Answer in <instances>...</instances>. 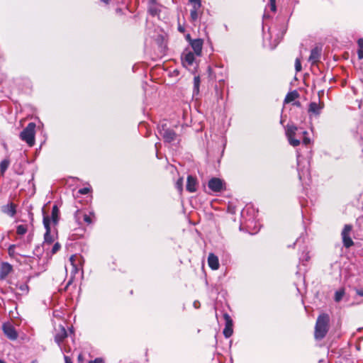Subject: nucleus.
Masks as SVG:
<instances>
[{"mask_svg":"<svg viewBox=\"0 0 363 363\" xmlns=\"http://www.w3.org/2000/svg\"><path fill=\"white\" fill-rule=\"evenodd\" d=\"M286 135L289 144L294 147L299 145L301 140H302V143L306 146H308L311 143L310 138L308 137V132L306 130H303L293 125H288L286 126Z\"/></svg>","mask_w":363,"mask_h":363,"instance_id":"1","label":"nucleus"},{"mask_svg":"<svg viewBox=\"0 0 363 363\" xmlns=\"http://www.w3.org/2000/svg\"><path fill=\"white\" fill-rule=\"evenodd\" d=\"M329 315L323 313L318 317L315 327V338L317 340L323 339L328 330Z\"/></svg>","mask_w":363,"mask_h":363,"instance_id":"2","label":"nucleus"},{"mask_svg":"<svg viewBox=\"0 0 363 363\" xmlns=\"http://www.w3.org/2000/svg\"><path fill=\"white\" fill-rule=\"evenodd\" d=\"M35 124L30 123L19 135L21 140L26 142L29 147H33L35 144Z\"/></svg>","mask_w":363,"mask_h":363,"instance_id":"3","label":"nucleus"},{"mask_svg":"<svg viewBox=\"0 0 363 363\" xmlns=\"http://www.w3.org/2000/svg\"><path fill=\"white\" fill-rule=\"evenodd\" d=\"M297 164L298 177L301 180L303 177H305L309 174V162L304 161L303 157L301 155L298 151H297Z\"/></svg>","mask_w":363,"mask_h":363,"instance_id":"4","label":"nucleus"},{"mask_svg":"<svg viewBox=\"0 0 363 363\" xmlns=\"http://www.w3.org/2000/svg\"><path fill=\"white\" fill-rule=\"evenodd\" d=\"M159 133L167 143H171L177 139L176 133L167 127L166 124H161L158 127Z\"/></svg>","mask_w":363,"mask_h":363,"instance_id":"5","label":"nucleus"},{"mask_svg":"<svg viewBox=\"0 0 363 363\" xmlns=\"http://www.w3.org/2000/svg\"><path fill=\"white\" fill-rule=\"evenodd\" d=\"M352 232V225L350 224L345 225L342 233L341 236L342 239L343 245L346 248H349L354 245V242L352 240L351 235Z\"/></svg>","mask_w":363,"mask_h":363,"instance_id":"6","label":"nucleus"},{"mask_svg":"<svg viewBox=\"0 0 363 363\" xmlns=\"http://www.w3.org/2000/svg\"><path fill=\"white\" fill-rule=\"evenodd\" d=\"M91 216H94L92 213L87 214L79 210L77 211L74 215L76 221L80 225H82L83 222L87 225L91 224L93 222Z\"/></svg>","mask_w":363,"mask_h":363,"instance_id":"7","label":"nucleus"},{"mask_svg":"<svg viewBox=\"0 0 363 363\" xmlns=\"http://www.w3.org/2000/svg\"><path fill=\"white\" fill-rule=\"evenodd\" d=\"M208 188L214 192H220L225 189V183L219 178H212L208 184Z\"/></svg>","mask_w":363,"mask_h":363,"instance_id":"8","label":"nucleus"},{"mask_svg":"<svg viewBox=\"0 0 363 363\" xmlns=\"http://www.w3.org/2000/svg\"><path fill=\"white\" fill-rule=\"evenodd\" d=\"M2 330L5 335L11 340H15L18 337V333L13 327V325L10 323H4L2 325Z\"/></svg>","mask_w":363,"mask_h":363,"instance_id":"9","label":"nucleus"},{"mask_svg":"<svg viewBox=\"0 0 363 363\" xmlns=\"http://www.w3.org/2000/svg\"><path fill=\"white\" fill-rule=\"evenodd\" d=\"M82 257L77 255H73L69 257V263L71 267V272L73 274L77 273L81 267Z\"/></svg>","mask_w":363,"mask_h":363,"instance_id":"10","label":"nucleus"},{"mask_svg":"<svg viewBox=\"0 0 363 363\" xmlns=\"http://www.w3.org/2000/svg\"><path fill=\"white\" fill-rule=\"evenodd\" d=\"M224 318L225 320V326L223 330V335L228 338L233 335V321L230 315L227 313L224 314Z\"/></svg>","mask_w":363,"mask_h":363,"instance_id":"11","label":"nucleus"},{"mask_svg":"<svg viewBox=\"0 0 363 363\" xmlns=\"http://www.w3.org/2000/svg\"><path fill=\"white\" fill-rule=\"evenodd\" d=\"M67 336V331L64 327H61L60 330L55 335V340L57 345L60 347L62 350H64L66 352H69L70 349L67 350L66 348H62L61 345L62 342L64 339Z\"/></svg>","mask_w":363,"mask_h":363,"instance_id":"12","label":"nucleus"},{"mask_svg":"<svg viewBox=\"0 0 363 363\" xmlns=\"http://www.w3.org/2000/svg\"><path fill=\"white\" fill-rule=\"evenodd\" d=\"M190 45L197 56H200L202 52L203 40L201 39H194L190 41Z\"/></svg>","mask_w":363,"mask_h":363,"instance_id":"13","label":"nucleus"},{"mask_svg":"<svg viewBox=\"0 0 363 363\" xmlns=\"http://www.w3.org/2000/svg\"><path fill=\"white\" fill-rule=\"evenodd\" d=\"M323 106V103L320 102V101L318 103L313 101L309 104L308 113L311 114L319 115Z\"/></svg>","mask_w":363,"mask_h":363,"instance_id":"14","label":"nucleus"},{"mask_svg":"<svg viewBox=\"0 0 363 363\" xmlns=\"http://www.w3.org/2000/svg\"><path fill=\"white\" fill-rule=\"evenodd\" d=\"M195 55L191 52L184 53L182 57L183 65L185 67L192 65L195 60Z\"/></svg>","mask_w":363,"mask_h":363,"instance_id":"15","label":"nucleus"},{"mask_svg":"<svg viewBox=\"0 0 363 363\" xmlns=\"http://www.w3.org/2000/svg\"><path fill=\"white\" fill-rule=\"evenodd\" d=\"M320 54L321 50L317 47L311 50V55L308 58V61L311 63V65H314L319 61Z\"/></svg>","mask_w":363,"mask_h":363,"instance_id":"16","label":"nucleus"},{"mask_svg":"<svg viewBox=\"0 0 363 363\" xmlns=\"http://www.w3.org/2000/svg\"><path fill=\"white\" fill-rule=\"evenodd\" d=\"M197 180L195 177L189 175L187 177L186 190L191 193L195 192L197 189Z\"/></svg>","mask_w":363,"mask_h":363,"instance_id":"17","label":"nucleus"},{"mask_svg":"<svg viewBox=\"0 0 363 363\" xmlns=\"http://www.w3.org/2000/svg\"><path fill=\"white\" fill-rule=\"evenodd\" d=\"M12 271V266L8 262H3L0 268V279H4Z\"/></svg>","mask_w":363,"mask_h":363,"instance_id":"18","label":"nucleus"},{"mask_svg":"<svg viewBox=\"0 0 363 363\" xmlns=\"http://www.w3.org/2000/svg\"><path fill=\"white\" fill-rule=\"evenodd\" d=\"M208 264L209 267L213 270L218 269L220 266L218 257L213 253H210L208 255Z\"/></svg>","mask_w":363,"mask_h":363,"instance_id":"19","label":"nucleus"},{"mask_svg":"<svg viewBox=\"0 0 363 363\" xmlns=\"http://www.w3.org/2000/svg\"><path fill=\"white\" fill-rule=\"evenodd\" d=\"M2 211L10 217H13L16 213V205L13 203H8L2 206Z\"/></svg>","mask_w":363,"mask_h":363,"instance_id":"20","label":"nucleus"},{"mask_svg":"<svg viewBox=\"0 0 363 363\" xmlns=\"http://www.w3.org/2000/svg\"><path fill=\"white\" fill-rule=\"evenodd\" d=\"M192 9L190 11V18L191 22H195L198 20L199 16V10L201 6H197L196 5H191Z\"/></svg>","mask_w":363,"mask_h":363,"instance_id":"21","label":"nucleus"},{"mask_svg":"<svg viewBox=\"0 0 363 363\" xmlns=\"http://www.w3.org/2000/svg\"><path fill=\"white\" fill-rule=\"evenodd\" d=\"M298 94L296 91H293L291 92H289L284 99V103L288 104L290 102L294 101L298 97Z\"/></svg>","mask_w":363,"mask_h":363,"instance_id":"22","label":"nucleus"},{"mask_svg":"<svg viewBox=\"0 0 363 363\" xmlns=\"http://www.w3.org/2000/svg\"><path fill=\"white\" fill-rule=\"evenodd\" d=\"M55 241V236L50 234V231H46L44 235V245H50Z\"/></svg>","mask_w":363,"mask_h":363,"instance_id":"23","label":"nucleus"},{"mask_svg":"<svg viewBox=\"0 0 363 363\" xmlns=\"http://www.w3.org/2000/svg\"><path fill=\"white\" fill-rule=\"evenodd\" d=\"M59 216V209L57 206H53L52 209V220L54 223H57Z\"/></svg>","mask_w":363,"mask_h":363,"instance_id":"24","label":"nucleus"},{"mask_svg":"<svg viewBox=\"0 0 363 363\" xmlns=\"http://www.w3.org/2000/svg\"><path fill=\"white\" fill-rule=\"evenodd\" d=\"M201 83V79L199 76H195L194 78V93L199 94V86Z\"/></svg>","mask_w":363,"mask_h":363,"instance_id":"25","label":"nucleus"},{"mask_svg":"<svg viewBox=\"0 0 363 363\" xmlns=\"http://www.w3.org/2000/svg\"><path fill=\"white\" fill-rule=\"evenodd\" d=\"M28 231L27 225H18L16 228V233L19 235H25Z\"/></svg>","mask_w":363,"mask_h":363,"instance_id":"26","label":"nucleus"},{"mask_svg":"<svg viewBox=\"0 0 363 363\" xmlns=\"http://www.w3.org/2000/svg\"><path fill=\"white\" fill-rule=\"evenodd\" d=\"M9 166V161L8 160H4L0 163V170L4 174Z\"/></svg>","mask_w":363,"mask_h":363,"instance_id":"27","label":"nucleus"},{"mask_svg":"<svg viewBox=\"0 0 363 363\" xmlns=\"http://www.w3.org/2000/svg\"><path fill=\"white\" fill-rule=\"evenodd\" d=\"M50 218L48 216L44 215L43 216V225L46 230V231L50 230Z\"/></svg>","mask_w":363,"mask_h":363,"instance_id":"28","label":"nucleus"},{"mask_svg":"<svg viewBox=\"0 0 363 363\" xmlns=\"http://www.w3.org/2000/svg\"><path fill=\"white\" fill-rule=\"evenodd\" d=\"M345 294V290L344 289H340L337 291L335 294V301L336 302H339L343 297Z\"/></svg>","mask_w":363,"mask_h":363,"instance_id":"29","label":"nucleus"},{"mask_svg":"<svg viewBox=\"0 0 363 363\" xmlns=\"http://www.w3.org/2000/svg\"><path fill=\"white\" fill-rule=\"evenodd\" d=\"M15 249H16V245H10L9 249H8L9 255L11 257H14L16 256V255Z\"/></svg>","mask_w":363,"mask_h":363,"instance_id":"30","label":"nucleus"},{"mask_svg":"<svg viewBox=\"0 0 363 363\" xmlns=\"http://www.w3.org/2000/svg\"><path fill=\"white\" fill-rule=\"evenodd\" d=\"M295 69L297 72L301 71L302 69L301 59L298 57H297L295 61Z\"/></svg>","mask_w":363,"mask_h":363,"instance_id":"31","label":"nucleus"},{"mask_svg":"<svg viewBox=\"0 0 363 363\" xmlns=\"http://www.w3.org/2000/svg\"><path fill=\"white\" fill-rule=\"evenodd\" d=\"M60 247H61V245H60V243L59 242H55L54 244V245L52 246V248L51 250V254L54 255L56 252H57L60 250Z\"/></svg>","mask_w":363,"mask_h":363,"instance_id":"32","label":"nucleus"},{"mask_svg":"<svg viewBox=\"0 0 363 363\" xmlns=\"http://www.w3.org/2000/svg\"><path fill=\"white\" fill-rule=\"evenodd\" d=\"M182 186H183V179H182V178H180L179 179H178V181L176 183V186L180 192L182 191V189H183Z\"/></svg>","mask_w":363,"mask_h":363,"instance_id":"33","label":"nucleus"},{"mask_svg":"<svg viewBox=\"0 0 363 363\" xmlns=\"http://www.w3.org/2000/svg\"><path fill=\"white\" fill-rule=\"evenodd\" d=\"M269 6L272 11L275 12L277 10L276 8V0H269Z\"/></svg>","mask_w":363,"mask_h":363,"instance_id":"34","label":"nucleus"},{"mask_svg":"<svg viewBox=\"0 0 363 363\" xmlns=\"http://www.w3.org/2000/svg\"><path fill=\"white\" fill-rule=\"evenodd\" d=\"M89 191H90V189H89V188H88V187L82 188V189H79V191H78V192H79L80 194H88Z\"/></svg>","mask_w":363,"mask_h":363,"instance_id":"35","label":"nucleus"},{"mask_svg":"<svg viewBox=\"0 0 363 363\" xmlns=\"http://www.w3.org/2000/svg\"><path fill=\"white\" fill-rule=\"evenodd\" d=\"M191 5H196L197 6H201V0H189Z\"/></svg>","mask_w":363,"mask_h":363,"instance_id":"36","label":"nucleus"},{"mask_svg":"<svg viewBox=\"0 0 363 363\" xmlns=\"http://www.w3.org/2000/svg\"><path fill=\"white\" fill-rule=\"evenodd\" d=\"M358 58L359 60L363 59V49H359L357 51Z\"/></svg>","mask_w":363,"mask_h":363,"instance_id":"37","label":"nucleus"},{"mask_svg":"<svg viewBox=\"0 0 363 363\" xmlns=\"http://www.w3.org/2000/svg\"><path fill=\"white\" fill-rule=\"evenodd\" d=\"M356 294L359 296H363V289H355Z\"/></svg>","mask_w":363,"mask_h":363,"instance_id":"38","label":"nucleus"},{"mask_svg":"<svg viewBox=\"0 0 363 363\" xmlns=\"http://www.w3.org/2000/svg\"><path fill=\"white\" fill-rule=\"evenodd\" d=\"M358 46L359 49H363V39L359 38L357 41Z\"/></svg>","mask_w":363,"mask_h":363,"instance_id":"39","label":"nucleus"},{"mask_svg":"<svg viewBox=\"0 0 363 363\" xmlns=\"http://www.w3.org/2000/svg\"><path fill=\"white\" fill-rule=\"evenodd\" d=\"M149 11L152 15H156L157 13V10L154 8H150Z\"/></svg>","mask_w":363,"mask_h":363,"instance_id":"40","label":"nucleus"},{"mask_svg":"<svg viewBox=\"0 0 363 363\" xmlns=\"http://www.w3.org/2000/svg\"><path fill=\"white\" fill-rule=\"evenodd\" d=\"M89 363H103L102 359H95L94 361H90Z\"/></svg>","mask_w":363,"mask_h":363,"instance_id":"41","label":"nucleus"},{"mask_svg":"<svg viewBox=\"0 0 363 363\" xmlns=\"http://www.w3.org/2000/svg\"><path fill=\"white\" fill-rule=\"evenodd\" d=\"M178 30H179L180 33H184V31H185V28H184V27H183L182 26L179 25V26H178Z\"/></svg>","mask_w":363,"mask_h":363,"instance_id":"42","label":"nucleus"},{"mask_svg":"<svg viewBox=\"0 0 363 363\" xmlns=\"http://www.w3.org/2000/svg\"><path fill=\"white\" fill-rule=\"evenodd\" d=\"M65 363H72L69 357H68L67 356H65Z\"/></svg>","mask_w":363,"mask_h":363,"instance_id":"43","label":"nucleus"},{"mask_svg":"<svg viewBox=\"0 0 363 363\" xmlns=\"http://www.w3.org/2000/svg\"><path fill=\"white\" fill-rule=\"evenodd\" d=\"M199 302H197V301H195V302L194 303V307H195V308H199Z\"/></svg>","mask_w":363,"mask_h":363,"instance_id":"44","label":"nucleus"},{"mask_svg":"<svg viewBox=\"0 0 363 363\" xmlns=\"http://www.w3.org/2000/svg\"><path fill=\"white\" fill-rule=\"evenodd\" d=\"M101 1L106 3V4H108L109 0H101Z\"/></svg>","mask_w":363,"mask_h":363,"instance_id":"45","label":"nucleus"},{"mask_svg":"<svg viewBox=\"0 0 363 363\" xmlns=\"http://www.w3.org/2000/svg\"><path fill=\"white\" fill-rule=\"evenodd\" d=\"M186 38L189 40V42L191 40L190 39V35H188L186 36Z\"/></svg>","mask_w":363,"mask_h":363,"instance_id":"46","label":"nucleus"},{"mask_svg":"<svg viewBox=\"0 0 363 363\" xmlns=\"http://www.w3.org/2000/svg\"><path fill=\"white\" fill-rule=\"evenodd\" d=\"M0 363H6L4 361L0 359Z\"/></svg>","mask_w":363,"mask_h":363,"instance_id":"47","label":"nucleus"},{"mask_svg":"<svg viewBox=\"0 0 363 363\" xmlns=\"http://www.w3.org/2000/svg\"><path fill=\"white\" fill-rule=\"evenodd\" d=\"M151 3L154 4L155 3V0H151Z\"/></svg>","mask_w":363,"mask_h":363,"instance_id":"48","label":"nucleus"}]
</instances>
